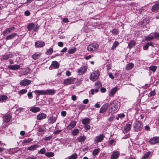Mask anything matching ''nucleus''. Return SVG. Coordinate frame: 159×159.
Masks as SVG:
<instances>
[{
	"label": "nucleus",
	"mask_w": 159,
	"mask_h": 159,
	"mask_svg": "<svg viewBox=\"0 0 159 159\" xmlns=\"http://www.w3.org/2000/svg\"><path fill=\"white\" fill-rule=\"evenodd\" d=\"M133 129L135 131H140L143 129V125L140 122L137 120L133 124Z\"/></svg>",
	"instance_id": "f257e3e1"
},
{
	"label": "nucleus",
	"mask_w": 159,
	"mask_h": 159,
	"mask_svg": "<svg viewBox=\"0 0 159 159\" xmlns=\"http://www.w3.org/2000/svg\"><path fill=\"white\" fill-rule=\"evenodd\" d=\"M99 75V72L98 70L93 72L90 75L89 78L93 81H95L98 78Z\"/></svg>",
	"instance_id": "f03ea898"
},
{
	"label": "nucleus",
	"mask_w": 159,
	"mask_h": 159,
	"mask_svg": "<svg viewBox=\"0 0 159 159\" xmlns=\"http://www.w3.org/2000/svg\"><path fill=\"white\" fill-rule=\"evenodd\" d=\"M98 47L99 45L98 44L93 43L88 45L87 49L89 51H95L98 49Z\"/></svg>",
	"instance_id": "7ed1b4c3"
},
{
	"label": "nucleus",
	"mask_w": 159,
	"mask_h": 159,
	"mask_svg": "<svg viewBox=\"0 0 159 159\" xmlns=\"http://www.w3.org/2000/svg\"><path fill=\"white\" fill-rule=\"evenodd\" d=\"M87 69L88 67L86 66H81L77 69V72L79 75H81L86 72Z\"/></svg>",
	"instance_id": "20e7f679"
},
{
	"label": "nucleus",
	"mask_w": 159,
	"mask_h": 159,
	"mask_svg": "<svg viewBox=\"0 0 159 159\" xmlns=\"http://www.w3.org/2000/svg\"><path fill=\"white\" fill-rule=\"evenodd\" d=\"M75 80V78H74L73 77H69L65 79L64 80L63 84L66 85L73 84Z\"/></svg>",
	"instance_id": "39448f33"
},
{
	"label": "nucleus",
	"mask_w": 159,
	"mask_h": 159,
	"mask_svg": "<svg viewBox=\"0 0 159 159\" xmlns=\"http://www.w3.org/2000/svg\"><path fill=\"white\" fill-rule=\"evenodd\" d=\"M110 104L111 105V111L113 112L116 111L118 107V104L114 101L111 102Z\"/></svg>",
	"instance_id": "423d86ee"
},
{
	"label": "nucleus",
	"mask_w": 159,
	"mask_h": 159,
	"mask_svg": "<svg viewBox=\"0 0 159 159\" xmlns=\"http://www.w3.org/2000/svg\"><path fill=\"white\" fill-rule=\"evenodd\" d=\"M119 152L116 150L112 152L111 157V159H117L120 155Z\"/></svg>",
	"instance_id": "0eeeda50"
},
{
	"label": "nucleus",
	"mask_w": 159,
	"mask_h": 159,
	"mask_svg": "<svg viewBox=\"0 0 159 159\" xmlns=\"http://www.w3.org/2000/svg\"><path fill=\"white\" fill-rule=\"evenodd\" d=\"M149 142L152 144L158 143H159V137L156 136L151 138Z\"/></svg>",
	"instance_id": "6e6552de"
},
{
	"label": "nucleus",
	"mask_w": 159,
	"mask_h": 159,
	"mask_svg": "<svg viewBox=\"0 0 159 159\" xmlns=\"http://www.w3.org/2000/svg\"><path fill=\"white\" fill-rule=\"evenodd\" d=\"M77 121L75 120H72L66 126V128L68 130H70L74 128L76 126Z\"/></svg>",
	"instance_id": "1a4fd4ad"
},
{
	"label": "nucleus",
	"mask_w": 159,
	"mask_h": 159,
	"mask_svg": "<svg viewBox=\"0 0 159 159\" xmlns=\"http://www.w3.org/2000/svg\"><path fill=\"white\" fill-rule=\"evenodd\" d=\"M104 137L103 134H100L97 136L94 140V142L95 143L101 142L102 141Z\"/></svg>",
	"instance_id": "9d476101"
},
{
	"label": "nucleus",
	"mask_w": 159,
	"mask_h": 159,
	"mask_svg": "<svg viewBox=\"0 0 159 159\" xmlns=\"http://www.w3.org/2000/svg\"><path fill=\"white\" fill-rule=\"evenodd\" d=\"M31 82V81L30 80L27 79H25L20 81V84L22 86H25L30 84Z\"/></svg>",
	"instance_id": "9b49d317"
},
{
	"label": "nucleus",
	"mask_w": 159,
	"mask_h": 159,
	"mask_svg": "<svg viewBox=\"0 0 159 159\" xmlns=\"http://www.w3.org/2000/svg\"><path fill=\"white\" fill-rule=\"evenodd\" d=\"M40 146L38 144H36L32 145L27 148V149L30 151H34L37 149L39 148Z\"/></svg>",
	"instance_id": "f8f14e48"
},
{
	"label": "nucleus",
	"mask_w": 159,
	"mask_h": 159,
	"mask_svg": "<svg viewBox=\"0 0 159 159\" xmlns=\"http://www.w3.org/2000/svg\"><path fill=\"white\" fill-rule=\"evenodd\" d=\"M36 48H41L45 45V43L42 41H37L35 44Z\"/></svg>",
	"instance_id": "ddd939ff"
},
{
	"label": "nucleus",
	"mask_w": 159,
	"mask_h": 159,
	"mask_svg": "<svg viewBox=\"0 0 159 159\" xmlns=\"http://www.w3.org/2000/svg\"><path fill=\"white\" fill-rule=\"evenodd\" d=\"M46 117L47 115L45 113H42L37 115L36 119L37 120H41L46 118Z\"/></svg>",
	"instance_id": "4468645a"
},
{
	"label": "nucleus",
	"mask_w": 159,
	"mask_h": 159,
	"mask_svg": "<svg viewBox=\"0 0 159 159\" xmlns=\"http://www.w3.org/2000/svg\"><path fill=\"white\" fill-rule=\"evenodd\" d=\"M15 29V28L14 27L7 28L3 31V34L5 36L9 33L11 32Z\"/></svg>",
	"instance_id": "2eb2a0df"
},
{
	"label": "nucleus",
	"mask_w": 159,
	"mask_h": 159,
	"mask_svg": "<svg viewBox=\"0 0 159 159\" xmlns=\"http://www.w3.org/2000/svg\"><path fill=\"white\" fill-rule=\"evenodd\" d=\"M20 66L19 65L15 64L13 65L8 66V68L10 70H17L20 69Z\"/></svg>",
	"instance_id": "dca6fc26"
},
{
	"label": "nucleus",
	"mask_w": 159,
	"mask_h": 159,
	"mask_svg": "<svg viewBox=\"0 0 159 159\" xmlns=\"http://www.w3.org/2000/svg\"><path fill=\"white\" fill-rule=\"evenodd\" d=\"M130 122V124H126V125L124 127V131L126 133L128 132L131 129L132 122Z\"/></svg>",
	"instance_id": "f3484780"
},
{
	"label": "nucleus",
	"mask_w": 159,
	"mask_h": 159,
	"mask_svg": "<svg viewBox=\"0 0 159 159\" xmlns=\"http://www.w3.org/2000/svg\"><path fill=\"white\" fill-rule=\"evenodd\" d=\"M11 117V116L9 114L3 116L2 117L3 122L8 123L10 120Z\"/></svg>",
	"instance_id": "a211bd4d"
},
{
	"label": "nucleus",
	"mask_w": 159,
	"mask_h": 159,
	"mask_svg": "<svg viewBox=\"0 0 159 159\" xmlns=\"http://www.w3.org/2000/svg\"><path fill=\"white\" fill-rule=\"evenodd\" d=\"M12 57V55L11 54H5L2 56L1 59L2 60H7L9 58H11Z\"/></svg>",
	"instance_id": "6ab92c4d"
},
{
	"label": "nucleus",
	"mask_w": 159,
	"mask_h": 159,
	"mask_svg": "<svg viewBox=\"0 0 159 159\" xmlns=\"http://www.w3.org/2000/svg\"><path fill=\"white\" fill-rule=\"evenodd\" d=\"M108 105L105 104L102 106L100 110V113H103L106 112L108 108Z\"/></svg>",
	"instance_id": "aec40b11"
},
{
	"label": "nucleus",
	"mask_w": 159,
	"mask_h": 159,
	"mask_svg": "<svg viewBox=\"0 0 159 159\" xmlns=\"http://www.w3.org/2000/svg\"><path fill=\"white\" fill-rule=\"evenodd\" d=\"M40 109L39 107H33L30 109V111L36 113L40 111Z\"/></svg>",
	"instance_id": "412c9836"
},
{
	"label": "nucleus",
	"mask_w": 159,
	"mask_h": 159,
	"mask_svg": "<svg viewBox=\"0 0 159 159\" xmlns=\"http://www.w3.org/2000/svg\"><path fill=\"white\" fill-rule=\"evenodd\" d=\"M56 93V91L52 89H49L45 90L46 95H53Z\"/></svg>",
	"instance_id": "4be33fe9"
},
{
	"label": "nucleus",
	"mask_w": 159,
	"mask_h": 159,
	"mask_svg": "<svg viewBox=\"0 0 159 159\" xmlns=\"http://www.w3.org/2000/svg\"><path fill=\"white\" fill-rule=\"evenodd\" d=\"M34 93L39 95H45V90H37L34 91Z\"/></svg>",
	"instance_id": "5701e85b"
},
{
	"label": "nucleus",
	"mask_w": 159,
	"mask_h": 159,
	"mask_svg": "<svg viewBox=\"0 0 159 159\" xmlns=\"http://www.w3.org/2000/svg\"><path fill=\"white\" fill-rule=\"evenodd\" d=\"M57 120V117L55 116H51L49 117L48 120L51 124H53L55 123Z\"/></svg>",
	"instance_id": "b1692460"
},
{
	"label": "nucleus",
	"mask_w": 159,
	"mask_h": 159,
	"mask_svg": "<svg viewBox=\"0 0 159 159\" xmlns=\"http://www.w3.org/2000/svg\"><path fill=\"white\" fill-rule=\"evenodd\" d=\"M159 10V4H155L154 5L151 9L152 11L155 12Z\"/></svg>",
	"instance_id": "393cba45"
},
{
	"label": "nucleus",
	"mask_w": 159,
	"mask_h": 159,
	"mask_svg": "<svg viewBox=\"0 0 159 159\" xmlns=\"http://www.w3.org/2000/svg\"><path fill=\"white\" fill-rule=\"evenodd\" d=\"M117 89L118 88L117 87H115L112 88L110 93L109 96H113L115 94L117 90Z\"/></svg>",
	"instance_id": "a878e982"
},
{
	"label": "nucleus",
	"mask_w": 159,
	"mask_h": 159,
	"mask_svg": "<svg viewBox=\"0 0 159 159\" xmlns=\"http://www.w3.org/2000/svg\"><path fill=\"white\" fill-rule=\"evenodd\" d=\"M134 65L132 63H129L127 64L125 67V69L127 70H129L133 68L134 67Z\"/></svg>",
	"instance_id": "bb28decb"
},
{
	"label": "nucleus",
	"mask_w": 159,
	"mask_h": 159,
	"mask_svg": "<svg viewBox=\"0 0 159 159\" xmlns=\"http://www.w3.org/2000/svg\"><path fill=\"white\" fill-rule=\"evenodd\" d=\"M79 133V130L78 129H74L71 132V134L73 136L77 135Z\"/></svg>",
	"instance_id": "cd10ccee"
},
{
	"label": "nucleus",
	"mask_w": 159,
	"mask_h": 159,
	"mask_svg": "<svg viewBox=\"0 0 159 159\" xmlns=\"http://www.w3.org/2000/svg\"><path fill=\"white\" fill-rule=\"evenodd\" d=\"M90 121V119L88 118H86L82 120V122L83 124L85 125L89 124Z\"/></svg>",
	"instance_id": "c85d7f7f"
},
{
	"label": "nucleus",
	"mask_w": 159,
	"mask_h": 159,
	"mask_svg": "<svg viewBox=\"0 0 159 159\" xmlns=\"http://www.w3.org/2000/svg\"><path fill=\"white\" fill-rule=\"evenodd\" d=\"M17 35V34L16 33H13L12 34L8 35L6 38V40H8L10 39H11L13 38L15 36Z\"/></svg>",
	"instance_id": "c756f323"
},
{
	"label": "nucleus",
	"mask_w": 159,
	"mask_h": 159,
	"mask_svg": "<svg viewBox=\"0 0 159 159\" xmlns=\"http://www.w3.org/2000/svg\"><path fill=\"white\" fill-rule=\"evenodd\" d=\"M40 55L41 53L37 52L33 54L32 56V57L34 60H36L40 57Z\"/></svg>",
	"instance_id": "7c9ffc66"
},
{
	"label": "nucleus",
	"mask_w": 159,
	"mask_h": 159,
	"mask_svg": "<svg viewBox=\"0 0 159 159\" xmlns=\"http://www.w3.org/2000/svg\"><path fill=\"white\" fill-rule=\"evenodd\" d=\"M86 139V137L84 136H80L77 138L78 141L80 143L84 142Z\"/></svg>",
	"instance_id": "2f4dec72"
},
{
	"label": "nucleus",
	"mask_w": 159,
	"mask_h": 159,
	"mask_svg": "<svg viewBox=\"0 0 159 159\" xmlns=\"http://www.w3.org/2000/svg\"><path fill=\"white\" fill-rule=\"evenodd\" d=\"M135 43H136L134 40H131L128 44V47L130 49H131L135 45Z\"/></svg>",
	"instance_id": "473e14b6"
},
{
	"label": "nucleus",
	"mask_w": 159,
	"mask_h": 159,
	"mask_svg": "<svg viewBox=\"0 0 159 159\" xmlns=\"http://www.w3.org/2000/svg\"><path fill=\"white\" fill-rule=\"evenodd\" d=\"M52 65L54 66L55 68H58L59 67V64L56 61H52Z\"/></svg>",
	"instance_id": "72a5a7b5"
},
{
	"label": "nucleus",
	"mask_w": 159,
	"mask_h": 159,
	"mask_svg": "<svg viewBox=\"0 0 159 159\" xmlns=\"http://www.w3.org/2000/svg\"><path fill=\"white\" fill-rule=\"evenodd\" d=\"M34 27V24L33 23H31L29 24L27 27V28L29 31L32 30Z\"/></svg>",
	"instance_id": "f704fd0d"
},
{
	"label": "nucleus",
	"mask_w": 159,
	"mask_h": 159,
	"mask_svg": "<svg viewBox=\"0 0 159 159\" xmlns=\"http://www.w3.org/2000/svg\"><path fill=\"white\" fill-rule=\"evenodd\" d=\"M8 98L7 96L5 95H2L0 96V102H3Z\"/></svg>",
	"instance_id": "c9c22d12"
},
{
	"label": "nucleus",
	"mask_w": 159,
	"mask_h": 159,
	"mask_svg": "<svg viewBox=\"0 0 159 159\" xmlns=\"http://www.w3.org/2000/svg\"><path fill=\"white\" fill-rule=\"evenodd\" d=\"M149 45L152 46V47H153V45L152 44V43L151 42H149L147 43H146V45L144 46H143V49L144 50H146L147 49H148Z\"/></svg>",
	"instance_id": "e433bc0d"
},
{
	"label": "nucleus",
	"mask_w": 159,
	"mask_h": 159,
	"mask_svg": "<svg viewBox=\"0 0 159 159\" xmlns=\"http://www.w3.org/2000/svg\"><path fill=\"white\" fill-rule=\"evenodd\" d=\"M78 157V155L77 153H75L72 154L70 156L68 157V159H76Z\"/></svg>",
	"instance_id": "4c0bfd02"
},
{
	"label": "nucleus",
	"mask_w": 159,
	"mask_h": 159,
	"mask_svg": "<svg viewBox=\"0 0 159 159\" xmlns=\"http://www.w3.org/2000/svg\"><path fill=\"white\" fill-rule=\"evenodd\" d=\"M119 44L118 42L116 41H115L113 44L111 48V50H114Z\"/></svg>",
	"instance_id": "58836bf2"
},
{
	"label": "nucleus",
	"mask_w": 159,
	"mask_h": 159,
	"mask_svg": "<svg viewBox=\"0 0 159 159\" xmlns=\"http://www.w3.org/2000/svg\"><path fill=\"white\" fill-rule=\"evenodd\" d=\"M150 152H146L145 153H144L143 156L142 157V159H146L147 158H148L149 155L150 154Z\"/></svg>",
	"instance_id": "ea45409f"
},
{
	"label": "nucleus",
	"mask_w": 159,
	"mask_h": 159,
	"mask_svg": "<svg viewBox=\"0 0 159 159\" xmlns=\"http://www.w3.org/2000/svg\"><path fill=\"white\" fill-rule=\"evenodd\" d=\"M76 48H75L73 47L69 50L68 52L69 54H72L74 53L76 51Z\"/></svg>",
	"instance_id": "a19ab883"
},
{
	"label": "nucleus",
	"mask_w": 159,
	"mask_h": 159,
	"mask_svg": "<svg viewBox=\"0 0 159 159\" xmlns=\"http://www.w3.org/2000/svg\"><path fill=\"white\" fill-rule=\"evenodd\" d=\"M54 154L53 152H47L45 153V155L48 157H52L54 156Z\"/></svg>",
	"instance_id": "79ce46f5"
},
{
	"label": "nucleus",
	"mask_w": 159,
	"mask_h": 159,
	"mask_svg": "<svg viewBox=\"0 0 159 159\" xmlns=\"http://www.w3.org/2000/svg\"><path fill=\"white\" fill-rule=\"evenodd\" d=\"M33 140V139L31 138L25 139L24 140L23 143H30Z\"/></svg>",
	"instance_id": "37998d69"
},
{
	"label": "nucleus",
	"mask_w": 159,
	"mask_h": 159,
	"mask_svg": "<svg viewBox=\"0 0 159 159\" xmlns=\"http://www.w3.org/2000/svg\"><path fill=\"white\" fill-rule=\"evenodd\" d=\"M102 86L101 83L99 81H98L95 84L96 88L99 89Z\"/></svg>",
	"instance_id": "c03bdc74"
},
{
	"label": "nucleus",
	"mask_w": 159,
	"mask_h": 159,
	"mask_svg": "<svg viewBox=\"0 0 159 159\" xmlns=\"http://www.w3.org/2000/svg\"><path fill=\"white\" fill-rule=\"evenodd\" d=\"M149 69L150 70L154 72L157 69V66H152L149 67Z\"/></svg>",
	"instance_id": "a18cd8bd"
},
{
	"label": "nucleus",
	"mask_w": 159,
	"mask_h": 159,
	"mask_svg": "<svg viewBox=\"0 0 159 159\" xmlns=\"http://www.w3.org/2000/svg\"><path fill=\"white\" fill-rule=\"evenodd\" d=\"M99 152V149L97 148L94 149L93 152L92 154L93 156H96L98 155Z\"/></svg>",
	"instance_id": "49530a36"
},
{
	"label": "nucleus",
	"mask_w": 159,
	"mask_h": 159,
	"mask_svg": "<svg viewBox=\"0 0 159 159\" xmlns=\"http://www.w3.org/2000/svg\"><path fill=\"white\" fill-rule=\"evenodd\" d=\"M154 38V36H150L149 35L145 38V40L147 41H150L153 39Z\"/></svg>",
	"instance_id": "de8ad7c7"
},
{
	"label": "nucleus",
	"mask_w": 159,
	"mask_h": 159,
	"mask_svg": "<svg viewBox=\"0 0 159 159\" xmlns=\"http://www.w3.org/2000/svg\"><path fill=\"white\" fill-rule=\"evenodd\" d=\"M118 116L116 117V119L117 120H119V118H123L125 117V115L124 113L118 114L117 115Z\"/></svg>",
	"instance_id": "09e8293b"
},
{
	"label": "nucleus",
	"mask_w": 159,
	"mask_h": 159,
	"mask_svg": "<svg viewBox=\"0 0 159 159\" xmlns=\"http://www.w3.org/2000/svg\"><path fill=\"white\" fill-rule=\"evenodd\" d=\"M27 90L25 89H23L21 90H20L18 92V93L19 94H23L27 92Z\"/></svg>",
	"instance_id": "8fccbe9b"
},
{
	"label": "nucleus",
	"mask_w": 159,
	"mask_h": 159,
	"mask_svg": "<svg viewBox=\"0 0 159 159\" xmlns=\"http://www.w3.org/2000/svg\"><path fill=\"white\" fill-rule=\"evenodd\" d=\"M46 149L45 148H43L40 149V150L38 151V153L41 154H44L46 152Z\"/></svg>",
	"instance_id": "3c124183"
},
{
	"label": "nucleus",
	"mask_w": 159,
	"mask_h": 159,
	"mask_svg": "<svg viewBox=\"0 0 159 159\" xmlns=\"http://www.w3.org/2000/svg\"><path fill=\"white\" fill-rule=\"evenodd\" d=\"M53 52V49L52 48H51L48 49L46 52V54L47 55L50 54Z\"/></svg>",
	"instance_id": "603ef678"
},
{
	"label": "nucleus",
	"mask_w": 159,
	"mask_h": 159,
	"mask_svg": "<svg viewBox=\"0 0 159 159\" xmlns=\"http://www.w3.org/2000/svg\"><path fill=\"white\" fill-rule=\"evenodd\" d=\"M78 108L81 110L82 111L83 110L84 107H85V106L83 104H80L78 106H77Z\"/></svg>",
	"instance_id": "864d4df0"
},
{
	"label": "nucleus",
	"mask_w": 159,
	"mask_h": 159,
	"mask_svg": "<svg viewBox=\"0 0 159 159\" xmlns=\"http://www.w3.org/2000/svg\"><path fill=\"white\" fill-rule=\"evenodd\" d=\"M112 33L113 34H117L118 33H119V31L118 30L116 29H114L112 31Z\"/></svg>",
	"instance_id": "5fc2aeb1"
},
{
	"label": "nucleus",
	"mask_w": 159,
	"mask_h": 159,
	"mask_svg": "<svg viewBox=\"0 0 159 159\" xmlns=\"http://www.w3.org/2000/svg\"><path fill=\"white\" fill-rule=\"evenodd\" d=\"M149 94L150 95V96H154L156 94L155 91V90L152 91Z\"/></svg>",
	"instance_id": "6e6d98bb"
},
{
	"label": "nucleus",
	"mask_w": 159,
	"mask_h": 159,
	"mask_svg": "<svg viewBox=\"0 0 159 159\" xmlns=\"http://www.w3.org/2000/svg\"><path fill=\"white\" fill-rule=\"evenodd\" d=\"M52 138V136H49L48 137H46L44 138V140L46 141H48L51 139Z\"/></svg>",
	"instance_id": "4d7b16f0"
},
{
	"label": "nucleus",
	"mask_w": 159,
	"mask_h": 159,
	"mask_svg": "<svg viewBox=\"0 0 159 159\" xmlns=\"http://www.w3.org/2000/svg\"><path fill=\"white\" fill-rule=\"evenodd\" d=\"M115 142V141L114 139H111L109 142L108 144L109 145H111Z\"/></svg>",
	"instance_id": "13d9d810"
},
{
	"label": "nucleus",
	"mask_w": 159,
	"mask_h": 159,
	"mask_svg": "<svg viewBox=\"0 0 159 159\" xmlns=\"http://www.w3.org/2000/svg\"><path fill=\"white\" fill-rule=\"evenodd\" d=\"M86 125L84 126V128L86 130H89L90 128V126L89 125Z\"/></svg>",
	"instance_id": "bf43d9fd"
},
{
	"label": "nucleus",
	"mask_w": 159,
	"mask_h": 159,
	"mask_svg": "<svg viewBox=\"0 0 159 159\" xmlns=\"http://www.w3.org/2000/svg\"><path fill=\"white\" fill-rule=\"evenodd\" d=\"M28 97L29 98L31 99L33 97L32 94L30 92L28 93L27 94Z\"/></svg>",
	"instance_id": "052dcab7"
},
{
	"label": "nucleus",
	"mask_w": 159,
	"mask_h": 159,
	"mask_svg": "<svg viewBox=\"0 0 159 159\" xmlns=\"http://www.w3.org/2000/svg\"><path fill=\"white\" fill-rule=\"evenodd\" d=\"M30 11L28 10H27L25 11V14L26 16H30Z\"/></svg>",
	"instance_id": "680f3d73"
},
{
	"label": "nucleus",
	"mask_w": 159,
	"mask_h": 159,
	"mask_svg": "<svg viewBox=\"0 0 159 159\" xmlns=\"http://www.w3.org/2000/svg\"><path fill=\"white\" fill-rule=\"evenodd\" d=\"M154 35L155 38L159 37V33H157V32H155L154 33Z\"/></svg>",
	"instance_id": "e2e57ef3"
},
{
	"label": "nucleus",
	"mask_w": 159,
	"mask_h": 159,
	"mask_svg": "<svg viewBox=\"0 0 159 159\" xmlns=\"http://www.w3.org/2000/svg\"><path fill=\"white\" fill-rule=\"evenodd\" d=\"M39 131L40 132H43L44 131V129L42 127H39Z\"/></svg>",
	"instance_id": "0e129e2a"
},
{
	"label": "nucleus",
	"mask_w": 159,
	"mask_h": 159,
	"mask_svg": "<svg viewBox=\"0 0 159 159\" xmlns=\"http://www.w3.org/2000/svg\"><path fill=\"white\" fill-rule=\"evenodd\" d=\"M66 114V112L65 111H62L61 112V115L63 116H65Z\"/></svg>",
	"instance_id": "69168bd1"
},
{
	"label": "nucleus",
	"mask_w": 159,
	"mask_h": 159,
	"mask_svg": "<svg viewBox=\"0 0 159 159\" xmlns=\"http://www.w3.org/2000/svg\"><path fill=\"white\" fill-rule=\"evenodd\" d=\"M58 46L60 47H62L63 46V42H60L58 43Z\"/></svg>",
	"instance_id": "338daca9"
},
{
	"label": "nucleus",
	"mask_w": 159,
	"mask_h": 159,
	"mask_svg": "<svg viewBox=\"0 0 159 159\" xmlns=\"http://www.w3.org/2000/svg\"><path fill=\"white\" fill-rule=\"evenodd\" d=\"M27 159H37L36 157L32 156L31 157H29L27 158Z\"/></svg>",
	"instance_id": "774afa93"
}]
</instances>
